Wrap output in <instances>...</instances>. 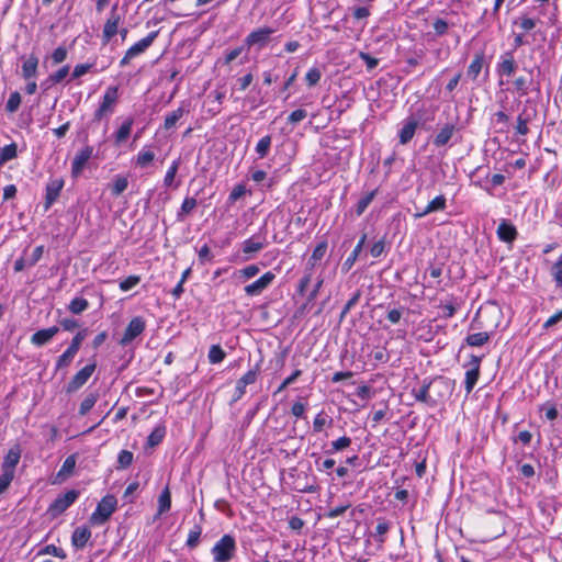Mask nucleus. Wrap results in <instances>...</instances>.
Here are the masks:
<instances>
[{
  "mask_svg": "<svg viewBox=\"0 0 562 562\" xmlns=\"http://www.w3.org/2000/svg\"><path fill=\"white\" fill-rule=\"evenodd\" d=\"M434 120V115H425V113H423L422 110H418L417 112L415 113H412L411 115H408L404 122H403V126L402 128L398 132V140H400V144L401 145H406L408 144L415 133H416V130L420 126V127H424V125L429 122V121H432Z\"/></svg>",
  "mask_w": 562,
  "mask_h": 562,
  "instance_id": "obj_1",
  "label": "nucleus"
},
{
  "mask_svg": "<svg viewBox=\"0 0 562 562\" xmlns=\"http://www.w3.org/2000/svg\"><path fill=\"white\" fill-rule=\"evenodd\" d=\"M117 499L114 495H105L97 505L95 510L91 514L89 521L93 526L105 524L116 510Z\"/></svg>",
  "mask_w": 562,
  "mask_h": 562,
  "instance_id": "obj_2",
  "label": "nucleus"
},
{
  "mask_svg": "<svg viewBox=\"0 0 562 562\" xmlns=\"http://www.w3.org/2000/svg\"><path fill=\"white\" fill-rule=\"evenodd\" d=\"M236 541L231 535H224L212 548V554L215 562H228L236 552Z\"/></svg>",
  "mask_w": 562,
  "mask_h": 562,
  "instance_id": "obj_3",
  "label": "nucleus"
},
{
  "mask_svg": "<svg viewBox=\"0 0 562 562\" xmlns=\"http://www.w3.org/2000/svg\"><path fill=\"white\" fill-rule=\"evenodd\" d=\"M119 101V87L109 86L102 97L99 108L93 114V122H100L104 115L112 114Z\"/></svg>",
  "mask_w": 562,
  "mask_h": 562,
  "instance_id": "obj_4",
  "label": "nucleus"
},
{
  "mask_svg": "<svg viewBox=\"0 0 562 562\" xmlns=\"http://www.w3.org/2000/svg\"><path fill=\"white\" fill-rule=\"evenodd\" d=\"M97 369L95 361L85 366L82 369H80L67 383L65 386V392L67 394H72L79 391L91 378V375L94 373Z\"/></svg>",
  "mask_w": 562,
  "mask_h": 562,
  "instance_id": "obj_5",
  "label": "nucleus"
},
{
  "mask_svg": "<svg viewBox=\"0 0 562 562\" xmlns=\"http://www.w3.org/2000/svg\"><path fill=\"white\" fill-rule=\"evenodd\" d=\"M79 497V492L69 490L66 493L58 495L55 501L49 505L47 513L53 517H57L66 512Z\"/></svg>",
  "mask_w": 562,
  "mask_h": 562,
  "instance_id": "obj_6",
  "label": "nucleus"
},
{
  "mask_svg": "<svg viewBox=\"0 0 562 562\" xmlns=\"http://www.w3.org/2000/svg\"><path fill=\"white\" fill-rule=\"evenodd\" d=\"M517 69V63L512 52L504 53L496 65V74L499 77V86L504 85L503 77H512Z\"/></svg>",
  "mask_w": 562,
  "mask_h": 562,
  "instance_id": "obj_7",
  "label": "nucleus"
},
{
  "mask_svg": "<svg viewBox=\"0 0 562 562\" xmlns=\"http://www.w3.org/2000/svg\"><path fill=\"white\" fill-rule=\"evenodd\" d=\"M481 361H482L481 357L471 355L470 361L467 364V367H469V370L465 372V381H464V387H465L467 394H470L472 392V390L474 389L475 384L477 383V380L480 378Z\"/></svg>",
  "mask_w": 562,
  "mask_h": 562,
  "instance_id": "obj_8",
  "label": "nucleus"
},
{
  "mask_svg": "<svg viewBox=\"0 0 562 562\" xmlns=\"http://www.w3.org/2000/svg\"><path fill=\"white\" fill-rule=\"evenodd\" d=\"M146 324L145 321L136 316L131 319L127 327L125 328V331L120 339V345L126 346L131 341H133L136 337H138L144 330H145Z\"/></svg>",
  "mask_w": 562,
  "mask_h": 562,
  "instance_id": "obj_9",
  "label": "nucleus"
},
{
  "mask_svg": "<svg viewBox=\"0 0 562 562\" xmlns=\"http://www.w3.org/2000/svg\"><path fill=\"white\" fill-rule=\"evenodd\" d=\"M276 279V274L271 271L263 273L258 280L245 286V293L248 296L260 295Z\"/></svg>",
  "mask_w": 562,
  "mask_h": 562,
  "instance_id": "obj_10",
  "label": "nucleus"
},
{
  "mask_svg": "<svg viewBox=\"0 0 562 562\" xmlns=\"http://www.w3.org/2000/svg\"><path fill=\"white\" fill-rule=\"evenodd\" d=\"M274 32L273 29L265 26L258 30L252 31L247 35L244 43L246 46L251 47L254 45H258L259 47H263L270 41V35Z\"/></svg>",
  "mask_w": 562,
  "mask_h": 562,
  "instance_id": "obj_11",
  "label": "nucleus"
},
{
  "mask_svg": "<svg viewBox=\"0 0 562 562\" xmlns=\"http://www.w3.org/2000/svg\"><path fill=\"white\" fill-rule=\"evenodd\" d=\"M92 154L93 147L89 145L76 154L71 161V173L74 177H78L82 172Z\"/></svg>",
  "mask_w": 562,
  "mask_h": 562,
  "instance_id": "obj_12",
  "label": "nucleus"
},
{
  "mask_svg": "<svg viewBox=\"0 0 562 562\" xmlns=\"http://www.w3.org/2000/svg\"><path fill=\"white\" fill-rule=\"evenodd\" d=\"M120 15L117 13V4L111 9L110 16L104 23L102 37L104 43H109L111 38L119 32Z\"/></svg>",
  "mask_w": 562,
  "mask_h": 562,
  "instance_id": "obj_13",
  "label": "nucleus"
},
{
  "mask_svg": "<svg viewBox=\"0 0 562 562\" xmlns=\"http://www.w3.org/2000/svg\"><path fill=\"white\" fill-rule=\"evenodd\" d=\"M258 373L259 366H256L255 369L247 371L240 379L237 380L235 387V400H239L245 394L247 385L256 382Z\"/></svg>",
  "mask_w": 562,
  "mask_h": 562,
  "instance_id": "obj_14",
  "label": "nucleus"
},
{
  "mask_svg": "<svg viewBox=\"0 0 562 562\" xmlns=\"http://www.w3.org/2000/svg\"><path fill=\"white\" fill-rule=\"evenodd\" d=\"M496 234L499 240L507 244H513L518 236L516 227L507 220L501 221Z\"/></svg>",
  "mask_w": 562,
  "mask_h": 562,
  "instance_id": "obj_15",
  "label": "nucleus"
},
{
  "mask_svg": "<svg viewBox=\"0 0 562 562\" xmlns=\"http://www.w3.org/2000/svg\"><path fill=\"white\" fill-rule=\"evenodd\" d=\"M59 331L58 326L40 329L31 336V342L36 347L45 346Z\"/></svg>",
  "mask_w": 562,
  "mask_h": 562,
  "instance_id": "obj_16",
  "label": "nucleus"
},
{
  "mask_svg": "<svg viewBox=\"0 0 562 562\" xmlns=\"http://www.w3.org/2000/svg\"><path fill=\"white\" fill-rule=\"evenodd\" d=\"M157 35L158 31L150 32L146 37L142 38L127 49L128 55L136 57L143 54L148 47L151 46Z\"/></svg>",
  "mask_w": 562,
  "mask_h": 562,
  "instance_id": "obj_17",
  "label": "nucleus"
},
{
  "mask_svg": "<svg viewBox=\"0 0 562 562\" xmlns=\"http://www.w3.org/2000/svg\"><path fill=\"white\" fill-rule=\"evenodd\" d=\"M457 131L456 124L447 123L434 137V145L442 147L447 145Z\"/></svg>",
  "mask_w": 562,
  "mask_h": 562,
  "instance_id": "obj_18",
  "label": "nucleus"
},
{
  "mask_svg": "<svg viewBox=\"0 0 562 562\" xmlns=\"http://www.w3.org/2000/svg\"><path fill=\"white\" fill-rule=\"evenodd\" d=\"M327 240H322L316 245L307 260L306 270L312 271L319 263L327 252Z\"/></svg>",
  "mask_w": 562,
  "mask_h": 562,
  "instance_id": "obj_19",
  "label": "nucleus"
},
{
  "mask_svg": "<svg viewBox=\"0 0 562 562\" xmlns=\"http://www.w3.org/2000/svg\"><path fill=\"white\" fill-rule=\"evenodd\" d=\"M432 384H442L447 387V382L442 378H438L429 382L425 380L423 385L417 391H414L416 401L427 403L429 401V390Z\"/></svg>",
  "mask_w": 562,
  "mask_h": 562,
  "instance_id": "obj_20",
  "label": "nucleus"
},
{
  "mask_svg": "<svg viewBox=\"0 0 562 562\" xmlns=\"http://www.w3.org/2000/svg\"><path fill=\"white\" fill-rule=\"evenodd\" d=\"M91 538V530L88 527H77L71 536V543L77 549H83Z\"/></svg>",
  "mask_w": 562,
  "mask_h": 562,
  "instance_id": "obj_21",
  "label": "nucleus"
},
{
  "mask_svg": "<svg viewBox=\"0 0 562 562\" xmlns=\"http://www.w3.org/2000/svg\"><path fill=\"white\" fill-rule=\"evenodd\" d=\"M64 181L60 179L52 180L46 187V203L45 207H50L52 203L58 198L60 190L63 189Z\"/></svg>",
  "mask_w": 562,
  "mask_h": 562,
  "instance_id": "obj_22",
  "label": "nucleus"
},
{
  "mask_svg": "<svg viewBox=\"0 0 562 562\" xmlns=\"http://www.w3.org/2000/svg\"><path fill=\"white\" fill-rule=\"evenodd\" d=\"M21 458V450L19 447L11 448L1 465V470L13 472L15 471V467L19 463Z\"/></svg>",
  "mask_w": 562,
  "mask_h": 562,
  "instance_id": "obj_23",
  "label": "nucleus"
},
{
  "mask_svg": "<svg viewBox=\"0 0 562 562\" xmlns=\"http://www.w3.org/2000/svg\"><path fill=\"white\" fill-rule=\"evenodd\" d=\"M449 27L450 23L447 20L442 18H436L432 22L434 32L426 33V36L429 41L435 40L436 37H441L448 33Z\"/></svg>",
  "mask_w": 562,
  "mask_h": 562,
  "instance_id": "obj_24",
  "label": "nucleus"
},
{
  "mask_svg": "<svg viewBox=\"0 0 562 562\" xmlns=\"http://www.w3.org/2000/svg\"><path fill=\"white\" fill-rule=\"evenodd\" d=\"M38 68V58L32 54L22 65V76L24 79H31L36 76Z\"/></svg>",
  "mask_w": 562,
  "mask_h": 562,
  "instance_id": "obj_25",
  "label": "nucleus"
},
{
  "mask_svg": "<svg viewBox=\"0 0 562 562\" xmlns=\"http://www.w3.org/2000/svg\"><path fill=\"white\" fill-rule=\"evenodd\" d=\"M390 527H391V525L385 518H383V517L378 518L375 531L372 533L373 539L376 542H379L380 544L384 543L385 535L389 532Z\"/></svg>",
  "mask_w": 562,
  "mask_h": 562,
  "instance_id": "obj_26",
  "label": "nucleus"
},
{
  "mask_svg": "<svg viewBox=\"0 0 562 562\" xmlns=\"http://www.w3.org/2000/svg\"><path fill=\"white\" fill-rule=\"evenodd\" d=\"M248 179L252 180L261 188H269L272 186V180L268 178L267 172L260 169L249 170Z\"/></svg>",
  "mask_w": 562,
  "mask_h": 562,
  "instance_id": "obj_27",
  "label": "nucleus"
},
{
  "mask_svg": "<svg viewBox=\"0 0 562 562\" xmlns=\"http://www.w3.org/2000/svg\"><path fill=\"white\" fill-rule=\"evenodd\" d=\"M133 124H134L133 117H127L122 123V125L115 133V143L117 145L124 143L130 137Z\"/></svg>",
  "mask_w": 562,
  "mask_h": 562,
  "instance_id": "obj_28",
  "label": "nucleus"
},
{
  "mask_svg": "<svg viewBox=\"0 0 562 562\" xmlns=\"http://www.w3.org/2000/svg\"><path fill=\"white\" fill-rule=\"evenodd\" d=\"M69 74V66L65 65L61 68H59L54 74L49 75L47 79L42 83V86H45L46 89L52 85H57L61 82Z\"/></svg>",
  "mask_w": 562,
  "mask_h": 562,
  "instance_id": "obj_29",
  "label": "nucleus"
},
{
  "mask_svg": "<svg viewBox=\"0 0 562 562\" xmlns=\"http://www.w3.org/2000/svg\"><path fill=\"white\" fill-rule=\"evenodd\" d=\"M483 63H484V55L482 53L476 54L467 70V75L472 80H475L477 78L479 74L482 70Z\"/></svg>",
  "mask_w": 562,
  "mask_h": 562,
  "instance_id": "obj_30",
  "label": "nucleus"
},
{
  "mask_svg": "<svg viewBox=\"0 0 562 562\" xmlns=\"http://www.w3.org/2000/svg\"><path fill=\"white\" fill-rule=\"evenodd\" d=\"M16 155L18 145L15 143L0 147V167H2L5 162L14 159Z\"/></svg>",
  "mask_w": 562,
  "mask_h": 562,
  "instance_id": "obj_31",
  "label": "nucleus"
},
{
  "mask_svg": "<svg viewBox=\"0 0 562 562\" xmlns=\"http://www.w3.org/2000/svg\"><path fill=\"white\" fill-rule=\"evenodd\" d=\"M171 507V493L168 486L164 488L158 498L157 517L168 512Z\"/></svg>",
  "mask_w": 562,
  "mask_h": 562,
  "instance_id": "obj_32",
  "label": "nucleus"
},
{
  "mask_svg": "<svg viewBox=\"0 0 562 562\" xmlns=\"http://www.w3.org/2000/svg\"><path fill=\"white\" fill-rule=\"evenodd\" d=\"M490 337L487 331L470 334L465 338V344L471 347H481L490 340Z\"/></svg>",
  "mask_w": 562,
  "mask_h": 562,
  "instance_id": "obj_33",
  "label": "nucleus"
},
{
  "mask_svg": "<svg viewBox=\"0 0 562 562\" xmlns=\"http://www.w3.org/2000/svg\"><path fill=\"white\" fill-rule=\"evenodd\" d=\"M532 83V78H527L525 76H519L514 80V87L520 97L528 94Z\"/></svg>",
  "mask_w": 562,
  "mask_h": 562,
  "instance_id": "obj_34",
  "label": "nucleus"
},
{
  "mask_svg": "<svg viewBox=\"0 0 562 562\" xmlns=\"http://www.w3.org/2000/svg\"><path fill=\"white\" fill-rule=\"evenodd\" d=\"M155 159V153L149 148L142 149L136 157V165L140 168L148 167Z\"/></svg>",
  "mask_w": 562,
  "mask_h": 562,
  "instance_id": "obj_35",
  "label": "nucleus"
},
{
  "mask_svg": "<svg viewBox=\"0 0 562 562\" xmlns=\"http://www.w3.org/2000/svg\"><path fill=\"white\" fill-rule=\"evenodd\" d=\"M77 353L69 350L68 348L57 358L55 363V370L58 371L60 369L68 368L72 360L75 359Z\"/></svg>",
  "mask_w": 562,
  "mask_h": 562,
  "instance_id": "obj_36",
  "label": "nucleus"
},
{
  "mask_svg": "<svg viewBox=\"0 0 562 562\" xmlns=\"http://www.w3.org/2000/svg\"><path fill=\"white\" fill-rule=\"evenodd\" d=\"M184 112L186 110L182 106H180L177 110L169 113L168 115H166L164 128L171 130L172 127H175L177 122L183 116Z\"/></svg>",
  "mask_w": 562,
  "mask_h": 562,
  "instance_id": "obj_37",
  "label": "nucleus"
},
{
  "mask_svg": "<svg viewBox=\"0 0 562 562\" xmlns=\"http://www.w3.org/2000/svg\"><path fill=\"white\" fill-rule=\"evenodd\" d=\"M97 401H98V394L97 393H89V394H87L85 396V398L82 400V402L80 403L79 415L80 416L87 415L90 412V409L94 406Z\"/></svg>",
  "mask_w": 562,
  "mask_h": 562,
  "instance_id": "obj_38",
  "label": "nucleus"
},
{
  "mask_svg": "<svg viewBox=\"0 0 562 562\" xmlns=\"http://www.w3.org/2000/svg\"><path fill=\"white\" fill-rule=\"evenodd\" d=\"M88 307L89 302L85 297H75L68 305V310L75 315L83 313Z\"/></svg>",
  "mask_w": 562,
  "mask_h": 562,
  "instance_id": "obj_39",
  "label": "nucleus"
},
{
  "mask_svg": "<svg viewBox=\"0 0 562 562\" xmlns=\"http://www.w3.org/2000/svg\"><path fill=\"white\" fill-rule=\"evenodd\" d=\"M260 269L257 265H249L235 272V276L243 281L249 280L259 273Z\"/></svg>",
  "mask_w": 562,
  "mask_h": 562,
  "instance_id": "obj_40",
  "label": "nucleus"
},
{
  "mask_svg": "<svg viewBox=\"0 0 562 562\" xmlns=\"http://www.w3.org/2000/svg\"><path fill=\"white\" fill-rule=\"evenodd\" d=\"M271 135H266L259 139L256 146V153L258 154L259 158H265L268 155L271 147Z\"/></svg>",
  "mask_w": 562,
  "mask_h": 562,
  "instance_id": "obj_41",
  "label": "nucleus"
},
{
  "mask_svg": "<svg viewBox=\"0 0 562 562\" xmlns=\"http://www.w3.org/2000/svg\"><path fill=\"white\" fill-rule=\"evenodd\" d=\"M226 353L220 345H212L209 350V361L212 364L220 363L224 360Z\"/></svg>",
  "mask_w": 562,
  "mask_h": 562,
  "instance_id": "obj_42",
  "label": "nucleus"
},
{
  "mask_svg": "<svg viewBox=\"0 0 562 562\" xmlns=\"http://www.w3.org/2000/svg\"><path fill=\"white\" fill-rule=\"evenodd\" d=\"M88 336V328L80 329L71 339L70 345L68 346V349L74 351L75 353H78L83 340Z\"/></svg>",
  "mask_w": 562,
  "mask_h": 562,
  "instance_id": "obj_43",
  "label": "nucleus"
},
{
  "mask_svg": "<svg viewBox=\"0 0 562 562\" xmlns=\"http://www.w3.org/2000/svg\"><path fill=\"white\" fill-rule=\"evenodd\" d=\"M201 533H202V527L200 525H195L193 527V529H191L189 535H188V539H187L186 546L189 549L196 548L198 544H199V541H200Z\"/></svg>",
  "mask_w": 562,
  "mask_h": 562,
  "instance_id": "obj_44",
  "label": "nucleus"
},
{
  "mask_svg": "<svg viewBox=\"0 0 562 562\" xmlns=\"http://www.w3.org/2000/svg\"><path fill=\"white\" fill-rule=\"evenodd\" d=\"M75 467H76V456L71 454L65 459V461L58 472V476H64V477L69 476L70 474H72Z\"/></svg>",
  "mask_w": 562,
  "mask_h": 562,
  "instance_id": "obj_45",
  "label": "nucleus"
},
{
  "mask_svg": "<svg viewBox=\"0 0 562 562\" xmlns=\"http://www.w3.org/2000/svg\"><path fill=\"white\" fill-rule=\"evenodd\" d=\"M38 555L49 554L56 558L66 559L67 554L63 548L56 547L55 544H47L41 549Z\"/></svg>",
  "mask_w": 562,
  "mask_h": 562,
  "instance_id": "obj_46",
  "label": "nucleus"
},
{
  "mask_svg": "<svg viewBox=\"0 0 562 562\" xmlns=\"http://www.w3.org/2000/svg\"><path fill=\"white\" fill-rule=\"evenodd\" d=\"M166 430L164 427H156L148 436L147 443L150 447L158 446L164 439Z\"/></svg>",
  "mask_w": 562,
  "mask_h": 562,
  "instance_id": "obj_47",
  "label": "nucleus"
},
{
  "mask_svg": "<svg viewBox=\"0 0 562 562\" xmlns=\"http://www.w3.org/2000/svg\"><path fill=\"white\" fill-rule=\"evenodd\" d=\"M263 248V244L261 241L255 240L254 238H249L243 243V252L246 255H250L254 252H258Z\"/></svg>",
  "mask_w": 562,
  "mask_h": 562,
  "instance_id": "obj_48",
  "label": "nucleus"
},
{
  "mask_svg": "<svg viewBox=\"0 0 562 562\" xmlns=\"http://www.w3.org/2000/svg\"><path fill=\"white\" fill-rule=\"evenodd\" d=\"M21 101H22L21 94L18 91L12 92L7 101L5 110L9 113L16 112L21 105Z\"/></svg>",
  "mask_w": 562,
  "mask_h": 562,
  "instance_id": "obj_49",
  "label": "nucleus"
},
{
  "mask_svg": "<svg viewBox=\"0 0 562 562\" xmlns=\"http://www.w3.org/2000/svg\"><path fill=\"white\" fill-rule=\"evenodd\" d=\"M351 445V439L347 436H342L337 440L331 441V449L327 450L326 453H333L337 451H342Z\"/></svg>",
  "mask_w": 562,
  "mask_h": 562,
  "instance_id": "obj_50",
  "label": "nucleus"
},
{
  "mask_svg": "<svg viewBox=\"0 0 562 562\" xmlns=\"http://www.w3.org/2000/svg\"><path fill=\"white\" fill-rule=\"evenodd\" d=\"M127 186H128L127 178L126 177H122V176H117L114 179V182H113L112 188H111V192L114 195H120L121 193H123L127 189Z\"/></svg>",
  "mask_w": 562,
  "mask_h": 562,
  "instance_id": "obj_51",
  "label": "nucleus"
},
{
  "mask_svg": "<svg viewBox=\"0 0 562 562\" xmlns=\"http://www.w3.org/2000/svg\"><path fill=\"white\" fill-rule=\"evenodd\" d=\"M361 297V291L360 290H357L352 296L347 301V303L345 304L341 313H340V321H342L346 315L350 312V310L359 302Z\"/></svg>",
  "mask_w": 562,
  "mask_h": 562,
  "instance_id": "obj_52",
  "label": "nucleus"
},
{
  "mask_svg": "<svg viewBox=\"0 0 562 562\" xmlns=\"http://www.w3.org/2000/svg\"><path fill=\"white\" fill-rule=\"evenodd\" d=\"M528 122H529V116H525V112H522L518 115L517 125H516L517 134L525 136L529 133Z\"/></svg>",
  "mask_w": 562,
  "mask_h": 562,
  "instance_id": "obj_53",
  "label": "nucleus"
},
{
  "mask_svg": "<svg viewBox=\"0 0 562 562\" xmlns=\"http://www.w3.org/2000/svg\"><path fill=\"white\" fill-rule=\"evenodd\" d=\"M322 78V72L318 68H311L305 76V80L308 87L316 86Z\"/></svg>",
  "mask_w": 562,
  "mask_h": 562,
  "instance_id": "obj_54",
  "label": "nucleus"
},
{
  "mask_svg": "<svg viewBox=\"0 0 562 562\" xmlns=\"http://www.w3.org/2000/svg\"><path fill=\"white\" fill-rule=\"evenodd\" d=\"M14 477V473L10 471L1 470L0 475V494L4 493L10 486L12 480Z\"/></svg>",
  "mask_w": 562,
  "mask_h": 562,
  "instance_id": "obj_55",
  "label": "nucleus"
},
{
  "mask_svg": "<svg viewBox=\"0 0 562 562\" xmlns=\"http://www.w3.org/2000/svg\"><path fill=\"white\" fill-rule=\"evenodd\" d=\"M198 257H199V262L201 265L212 262L213 258H214L211 249L209 248V246L206 244L200 248V250L198 251Z\"/></svg>",
  "mask_w": 562,
  "mask_h": 562,
  "instance_id": "obj_56",
  "label": "nucleus"
},
{
  "mask_svg": "<svg viewBox=\"0 0 562 562\" xmlns=\"http://www.w3.org/2000/svg\"><path fill=\"white\" fill-rule=\"evenodd\" d=\"M133 462V453L128 450H121L117 457L119 467L125 469Z\"/></svg>",
  "mask_w": 562,
  "mask_h": 562,
  "instance_id": "obj_57",
  "label": "nucleus"
},
{
  "mask_svg": "<svg viewBox=\"0 0 562 562\" xmlns=\"http://www.w3.org/2000/svg\"><path fill=\"white\" fill-rule=\"evenodd\" d=\"M360 252H361L360 247H355L352 252L349 255V257L342 263V267H341L342 272H348L352 268V266L357 261V258Z\"/></svg>",
  "mask_w": 562,
  "mask_h": 562,
  "instance_id": "obj_58",
  "label": "nucleus"
},
{
  "mask_svg": "<svg viewBox=\"0 0 562 562\" xmlns=\"http://www.w3.org/2000/svg\"><path fill=\"white\" fill-rule=\"evenodd\" d=\"M378 190H372L370 192H368L367 194H364L359 201H358V204H357V211H364L369 205L370 203L372 202V200L374 199L375 194H376Z\"/></svg>",
  "mask_w": 562,
  "mask_h": 562,
  "instance_id": "obj_59",
  "label": "nucleus"
},
{
  "mask_svg": "<svg viewBox=\"0 0 562 562\" xmlns=\"http://www.w3.org/2000/svg\"><path fill=\"white\" fill-rule=\"evenodd\" d=\"M140 281L138 276H130L126 279L120 282V289L124 292L130 291L134 286H136Z\"/></svg>",
  "mask_w": 562,
  "mask_h": 562,
  "instance_id": "obj_60",
  "label": "nucleus"
},
{
  "mask_svg": "<svg viewBox=\"0 0 562 562\" xmlns=\"http://www.w3.org/2000/svg\"><path fill=\"white\" fill-rule=\"evenodd\" d=\"M446 207V198L443 195H438L432 199L424 211H438Z\"/></svg>",
  "mask_w": 562,
  "mask_h": 562,
  "instance_id": "obj_61",
  "label": "nucleus"
},
{
  "mask_svg": "<svg viewBox=\"0 0 562 562\" xmlns=\"http://www.w3.org/2000/svg\"><path fill=\"white\" fill-rule=\"evenodd\" d=\"M67 49L64 46L57 47L52 54V60L54 65L61 64L67 58Z\"/></svg>",
  "mask_w": 562,
  "mask_h": 562,
  "instance_id": "obj_62",
  "label": "nucleus"
},
{
  "mask_svg": "<svg viewBox=\"0 0 562 562\" xmlns=\"http://www.w3.org/2000/svg\"><path fill=\"white\" fill-rule=\"evenodd\" d=\"M307 116V112L304 109H297L293 111L289 117L288 123L294 125L303 121Z\"/></svg>",
  "mask_w": 562,
  "mask_h": 562,
  "instance_id": "obj_63",
  "label": "nucleus"
},
{
  "mask_svg": "<svg viewBox=\"0 0 562 562\" xmlns=\"http://www.w3.org/2000/svg\"><path fill=\"white\" fill-rule=\"evenodd\" d=\"M553 276L558 286H562V256L553 266Z\"/></svg>",
  "mask_w": 562,
  "mask_h": 562,
  "instance_id": "obj_64",
  "label": "nucleus"
}]
</instances>
